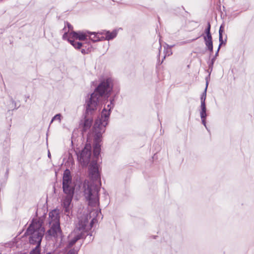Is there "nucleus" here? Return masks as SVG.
Wrapping results in <instances>:
<instances>
[{
  "mask_svg": "<svg viewBox=\"0 0 254 254\" xmlns=\"http://www.w3.org/2000/svg\"><path fill=\"white\" fill-rule=\"evenodd\" d=\"M114 86V80L109 76H105L99 79V83L89 98L86 100V114L91 115L97 110L100 98L109 97Z\"/></svg>",
  "mask_w": 254,
  "mask_h": 254,
  "instance_id": "nucleus-1",
  "label": "nucleus"
},
{
  "mask_svg": "<svg viewBox=\"0 0 254 254\" xmlns=\"http://www.w3.org/2000/svg\"><path fill=\"white\" fill-rule=\"evenodd\" d=\"M81 191L88 201V205L90 206L96 207L99 204V192L100 188L99 186L95 185L87 180H85L79 186Z\"/></svg>",
  "mask_w": 254,
  "mask_h": 254,
  "instance_id": "nucleus-2",
  "label": "nucleus"
},
{
  "mask_svg": "<svg viewBox=\"0 0 254 254\" xmlns=\"http://www.w3.org/2000/svg\"><path fill=\"white\" fill-rule=\"evenodd\" d=\"M103 112L102 116H104V120L101 121L98 120L95 122L94 125V146H93V155L94 156L97 158L100 154L101 151V145L100 143L102 141L103 133L105 131L106 127L107 125V117L108 114Z\"/></svg>",
  "mask_w": 254,
  "mask_h": 254,
  "instance_id": "nucleus-3",
  "label": "nucleus"
},
{
  "mask_svg": "<svg viewBox=\"0 0 254 254\" xmlns=\"http://www.w3.org/2000/svg\"><path fill=\"white\" fill-rule=\"evenodd\" d=\"M44 232L45 230L41 223L32 221L24 235L29 236V242L30 244L41 245Z\"/></svg>",
  "mask_w": 254,
  "mask_h": 254,
  "instance_id": "nucleus-4",
  "label": "nucleus"
},
{
  "mask_svg": "<svg viewBox=\"0 0 254 254\" xmlns=\"http://www.w3.org/2000/svg\"><path fill=\"white\" fill-rule=\"evenodd\" d=\"M78 219V224L74 231V233L76 234V235L68 242V248L71 247L78 240L82 239L83 237V231L85 229V227L88 222V216L86 215H83L80 217L79 216Z\"/></svg>",
  "mask_w": 254,
  "mask_h": 254,
  "instance_id": "nucleus-5",
  "label": "nucleus"
},
{
  "mask_svg": "<svg viewBox=\"0 0 254 254\" xmlns=\"http://www.w3.org/2000/svg\"><path fill=\"white\" fill-rule=\"evenodd\" d=\"M77 155V159L83 166H87L90 162L91 155V146L86 144L84 148Z\"/></svg>",
  "mask_w": 254,
  "mask_h": 254,
  "instance_id": "nucleus-6",
  "label": "nucleus"
},
{
  "mask_svg": "<svg viewBox=\"0 0 254 254\" xmlns=\"http://www.w3.org/2000/svg\"><path fill=\"white\" fill-rule=\"evenodd\" d=\"M89 176L93 181L100 180L98 165L96 161H93L89 168Z\"/></svg>",
  "mask_w": 254,
  "mask_h": 254,
  "instance_id": "nucleus-7",
  "label": "nucleus"
},
{
  "mask_svg": "<svg viewBox=\"0 0 254 254\" xmlns=\"http://www.w3.org/2000/svg\"><path fill=\"white\" fill-rule=\"evenodd\" d=\"M50 228L47 231V233L49 236L55 238L62 237V232L60 227V223L50 224Z\"/></svg>",
  "mask_w": 254,
  "mask_h": 254,
  "instance_id": "nucleus-8",
  "label": "nucleus"
},
{
  "mask_svg": "<svg viewBox=\"0 0 254 254\" xmlns=\"http://www.w3.org/2000/svg\"><path fill=\"white\" fill-rule=\"evenodd\" d=\"M89 34V32L86 31H72L69 34L70 38H75L81 41H84L87 39V37Z\"/></svg>",
  "mask_w": 254,
  "mask_h": 254,
  "instance_id": "nucleus-9",
  "label": "nucleus"
},
{
  "mask_svg": "<svg viewBox=\"0 0 254 254\" xmlns=\"http://www.w3.org/2000/svg\"><path fill=\"white\" fill-rule=\"evenodd\" d=\"M73 198V196L66 195L63 200V207L64 214L69 216L70 214V204Z\"/></svg>",
  "mask_w": 254,
  "mask_h": 254,
  "instance_id": "nucleus-10",
  "label": "nucleus"
},
{
  "mask_svg": "<svg viewBox=\"0 0 254 254\" xmlns=\"http://www.w3.org/2000/svg\"><path fill=\"white\" fill-rule=\"evenodd\" d=\"M113 101H114V99L110 100V104L107 105L106 108H104L103 109V110L102 111V113H101V116L98 117V119H96L95 122H97L98 120H100L101 121L104 120V116H102V114H103V112H105L104 113L105 114L106 113V114H108L107 117L106 121H107V124H108V119H109V116L110 115V111H111V110L114 107Z\"/></svg>",
  "mask_w": 254,
  "mask_h": 254,
  "instance_id": "nucleus-11",
  "label": "nucleus"
},
{
  "mask_svg": "<svg viewBox=\"0 0 254 254\" xmlns=\"http://www.w3.org/2000/svg\"><path fill=\"white\" fill-rule=\"evenodd\" d=\"M49 224H56L57 223H60V216L59 215V213L58 212V211H57V210L54 209L50 212L49 214Z\"/></svg>",
  "mask_w": 254,
  "mask_h": 254,
  "instance_id": "nucleus-12",
  "label": "nucleus"
},
{
  "mask_svg": "<svg viewBox=\"0 0 254 254\" xmlns=\"http://www.w3.org/2000/svg\"><path fill=\"white\" fill-rule=\"evenodd\" d=\"M63 190L66 195L73 196L74 193L75 186L72 184L62 185Z\"/></svg>",
  "mask_w": 254,
  "mask_h": 254,
  "instance_id": "nucleus-13",
  "label": "nucleus"
},
{
  "mask_svg": "<svg viewBox=\"0 0 254 254\" xmlns=\"http://www.w3.org/2000/svg\"><path fill=\"white\" fill-rule=\"evenodd\" d=\"M71 183H72L71 173L69 169H66L63 174L62 185Z\"/></svg>",
  "mask_w": 254,
  "mask_h": 254,
  "instance_id": "nucleus-14",
  "label": "nucleus"
},
{
  "mask_svg": "<svg viewBox=\"0 0 254 254\" xmlns=\"http://www.w3.org/2000/svg\"><path fill=\"white\" fill-rule=\"evenodd\" d=\"M208 81H206V87L204 92L202 93L200 97V101H201V105L200 108L201 110H206V104H205V99L206 97V91L208 86Z\"/></svg>",
  "mask_w": 254,
  "mask_h": 254,
  "instance_id": "nucleus-15",
  "label": "nucleus"
},
{
  "mask_svg": "<svg viewBox=\"0 0 254 254\" xmlns=\"http://www.w3.org/2000/svg\"><path fill=\"white\" fill-rule=\"evenodd\" d=\"M101 34L102 35H105L106 36L105 38V40H110L116 37L117 35V31L116 30H114L111 32L109 31L104 30L101 32Z\"/></svg>",
  "mask_w": 254,
  "mask_h": 254,
  "instance_id": "nucleus-16",
  "label": "nucleus"
},
{
  "mask_svg": "<svg viewBox=\"0 0 254 254\" xmlns=\"http://www.w3.org/2000/svg\"><path fill=\"white\" fill-rule=\"evenodd\" d=\"M99 35H102L101 32H98L96 34L95 32H89L88 36L91 41L93 42L99 41L102 40L103 37H100Z\"/></svg>",
  "mask_w": 254,
  "mask_h": 254,
  "instance_id": "nucleus-17",
  "label": "nucleus"
},
{
  "mask_svg": "<svg viewBox=\"0 0 254 254\" xmlns=\"http://www.w3.org/2000/svg\"><path fill=\"white\" fill-rule=\"evenodd\" d=\"M71 38H70V35H69V37L68 38L67 40L75 49H79L81 48V47H84V45H85V44L77 42L75 40H72Z\"/></svg>",
  "mask_w": 254,
  "mask_h": 254,
  "instance_id": "nucleus-18",
  "label": "nucleus"
},
{
  "mask_svg": "<svg viewBox=\"0 0 254 254\" xmlns=\"http://www.w3.org/2000/svg\"><path fill=\"white\" fill-rule=\"evenodd\" d=\"M219 51V50H218L217 49L214 56L212 58L211 61L208 63V72H209V75L210 74L211 72H212V71L213 70V64L216 60L217 57L218 56Z\"/></svg>",
  "mask_w": 254,
  "mask_h": 254,
  "instance_id": "nucleus-19",
  "label": "nucleus"
},
{
  "mask_svg": "<svg viewBox=\"0 0 254 254\" xmlns=\"http://www.w3.org/2000/svg\"><path fill=\"white\" fill-rule=\"evenodd\" d=\"M92 124V120L89 118L85 117L83 126V131H86L89 129Z\"/></svg>",
  "mask_w": 254,
  "mask_h": 254,
  "instance_id": "nucleus-20",
  "label": "nucleus"
},
{
  "mask_svg": "<svg viewBox=\"0 0 254 254\" xmlns=\"http://www.w3.org/2000/svg\"><path fill=\"white\" fill-rule=\"evenodd\" d=\"M205 46L207 49L211 52H213V43L212 37H209L208 39L207 38H204Z\"/></svg>",
  "mask_w": 254,
  "mask_h": 254,
  "instance_id": "nucleus-21",
  "label": "nucleus"
},
{
  "mask_svg": "<svg viewBox=\"0 0 254 254\" xmlns=\"http://www.w3.org/2000/svg\"><path fill=\"white\" fill-rule=\"evenodd\" d=\"M200 116L202 124L204 126L207 130H208L206 125V118L207 117L206 110H200Z\"/></svg>",
  "mask_w": 254,
  "mask_h": 254,
  "instance_id": "nucleus-22",
  "label": "nucleus"
},
{
  "mask_svg": "<svg viewBox=\"0 0 254 254\" xmlns=\"http://www.w3.org/2000/svg\"><path fill=\"white\" fill-rule=\"evenodd\" d=\"M210 28L211 25L210 23L208 22L207 23V27L205 30L206 36H204V38H207V39H208L209 37H212L211 34L210 33Z\"/></svg>",
  "mask_w": 254,
  "mask_h": 254,
  "instance_id": "nucleus-23",
  "label": "nucleus"
},
{
  "mask_svg": "<svg viewBox=\"0 0 254 254\" xmlns=\"http://www.w3.org/2000/svg\"><path fill=\"white\" fill-rule=\"evenodd\" d=\"M166 46L167 48L165 51V55L164 57V59H165L166 56H169L172 54L171 48L173 47L174 45L169 46V45H166Z\"/></svg>",
  "mask_w": 254,
  "mask_h": 254,
  "instance_id": "nucleus-24",
  "label": "nucleus"
},
{
  "mask_svg": "<svg viewBox=\"0 0 254 254\" xmlns=\"http://www.w3.org/2000/svg\"><path fill=\"white\" fill-rule=\"evenodd\" d=\"M40 246L37 245L36 247L30 252V254H41Z\"/></svg>",
  "mask_w": 254,
  "mask_h": 254,
  "instance_id": "nucleus-25",
  "label": "nucleus"
},
{
  "mask_svg": "<svg viewBox=\"0 0 254 254\" xmlns=\"http://www.w3.org/2000/svg\"><path fill=\"white\" fill-rule=\"evenodd\" d=\"M82 48L81 50V52L84 55L88 54L90 52L91 49V47H88L87 48H86V46L85 45L84 47Z\"/></svg>",
  "mask_w": 254,
  "mask_h": 254,
  "instance_id": "nucleus-26",
  "label": "nucleus"
},
{
  "mask_svg": "<svg viewBox=\"0 0 254 254\" xmlns=\"http://www.w3.org/2000/svg\"><path fill=\"white\" fill-rule=\"evenodd\" d=\"M219 45L218 50H219L222 45L225 44L227 41L226 38L223 40V36H219Z\"/></svg>",
  "mask_w": 254,
  "mask_h": 254,
  "instance_id": "nucleus-27",
  "label": "nucleus"
},
{
  "mask_svg": "<svg viewBox=\"0 0 254 254\" xmlns=\"http://www.w3.org/2000/svg\"><path fill=\"white\" fill-rule=\"evenodd\" d=\"M54 120H58L60 123L61 121V115L60 114H58L56 115L52 119L51 123H52Z\"/></svg>",
  "mask_w": 254,
  "mask_h": 254,
  "instance_id": "nucleus-28",
  "label": "nucleus"
},
{
  "mask_svg": "<svg viewBox=\"0 0 254 254\" xmlns=\"http://www.w3.org/2000/svg\"><path fill=\"white\" fill-rule=\"evenodd\" d=\"M223 27L222 25H221L219 28V36H223Z\"/></svg>",
  "mask_w": 254,
  "mask_h": 254,
  "instance_id": "nucleus-29",
  "label": "nucleus"
},
{
  "mask_svg": "<svg viewBox=\"0 0 254 254\" xmlns=\"http://www.w3.org/2000/svg\"><path fill=\"white\" fill-rule=\"evenodd\" d=\"M67 254H77V253L73 249L69 251Z\"/></svg>",
  "mask_w": 254,
  "mask_h": 254,
  "instance_id": "nucleus-30",
  "label": "nucleus"
},
{
  "mask_svg": "<svg viewBox=\"0 0 254 254\" xmlns=\"http://www.w3.org/2000/svg\"><path fill=\"white\" fill-rule=\"evenodd\" d=\"M68 34L67 33H65L63 36V38L64 39H65L66 38V37L67 36Z\"/></svg>",
  "mask_w": 254,
  "mask_h": 254,
  "instance_id": "nucleus-31",
  "label": "nucleus"
},
{
  "mask_svg": "<svg viewBox=\"0 0 254 254\" xmlns=\"http://www.w3.org/2000/svg\"><path fill=\"white\" fill-rule=\"evenodd\" d=\"M94 220H95L94 219H93L91 220V222H90V225L91 227H92L93 226V224H94Z\"/></svg>",
  "mask_w": 254,
  "mask_h": 254,
  "instance_id": "nucleus-32",
  "label": "nucleus"
},
{
  "mask_svg": "<svg viewBox=\"0 0 254 254\" xmlns=\"http://www.w3.org/2000/svg\"><path fill=\"white\" fill-rule=\"evenodd\" d=\"M67 25L69 29H70L72 27V26L68 23H67Z\"/></svg>",
  "mask_w": 254,
  "mask_h": 254,
  "instance_id": "nucleus-33",
  "label": "nucleus"
},
{
  "mask_svg": "<svg viewBox=\"0 0 254 254\" xmlns=\"http://www.w3.org/2000/svg\"><path fill=\"white\" fill-rule=\"evenodd\" d=\"M198 38H199V37H197V38H195V39H194L191 40L190 41H194V40H195L197 39Z\"/></svg>",
  "mask_w": 254,
  "mask_h": 254,
  "instance_id": "nucleus-34",
  "label": "nucleus"
},
{
  "mask_svg": "<svg viewBox=\"0 0 254 254\" xmlns=\"http://www.w3.org/2000/svg\"><path fill=\"white\" fill-rule=\"evenodd\" d=\"M26 98V100H25V101H27V99L29 98V96H27L25 97Z\"/></svg>",
  "mask_w": 254,
  "mask_h": 254,
  "instance_id": "nucleus-35",
  "label": "nucleus"
},
{
  "mask_svg": "<svg viewBox=\"0 0 254 254\" xmlns=\"http://www.w3.org/2000/svg\"><path fill=\"white\" fill-rule=\"evenodd\" d=\"M50 156H51V154H50V152H49L48 157H50Z\"/></svg>",
  "mask_w": 254,
  "mask_h": 254,
  "instance_id": "nucleus-36",
  "label": "nucleus"
},
{
  "mask_svg": "<svg viewBox=\"0 0 254 254\" xmlns=\"http://www.w3.org/2000/svg\"><path fill=\"white\" fill-rule=\"evenodd\" d=\"M46 254H52V253H48Z\"/></svg>",
  "mask_w": 254,
  "mask_h": 254,
  "instance_id": "nucleus-37",
  "label": "nucleus"
},
{
  "mask_svg": "<svg viewBox=\"0 0 254 254\" xmlns=\"http://www.w3.org/2000/svg\"><path fill=\"white\" fill-rule=\"evenodd\" d=\"M161 49V46H160L159 47V50Z\"/></svg>",
  "mask_w": 254,
  "mask_h": 254,
  "instance_id": "nucleus-38",
  "label": "nucleus"
}]
</instances>
